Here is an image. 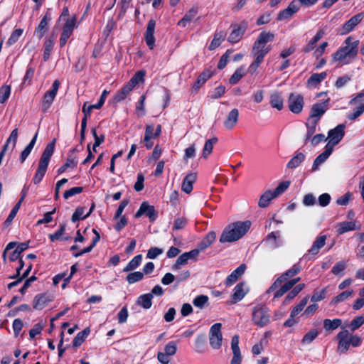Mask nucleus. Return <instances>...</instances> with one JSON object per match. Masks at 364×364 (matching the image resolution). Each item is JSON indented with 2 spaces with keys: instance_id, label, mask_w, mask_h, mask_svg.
I'll use <instances>...</instances> for the list:
<instances>
[{
  "instance_id": "obj_33",
  "label": "nucleus",
  "mask_w": 364,
  "mask_h": 364,
  "mask_svg": "<svg viewBox=\"0 0 364 364\" xmlns=\"http://www.w3.org/2000/svg\"><path fill=\"white\" fill-rule=\"evenodd\" d=\"M38 133H36L30 143L27 145V146L22 151L20 155V161L21 163H23L26 158L28 156L30 153L31 152L37 139Z\"/></svg>"
},
{
  "instance_id": "obj_22",
  "label": "nucleus",
  "mask_w": 364,
  "mask_h": 364,
  "mask_svg": "<svg viewBox=\"0 0 364 364\" xmlns=\"http://www.w3.org/2000/svg\"><path fill=\"white\" fill-rule=\"evenodd\" d=\"M269 103L272 108L282 110L284 107V99L282 93L274 92L270 95Z\"/></svg>"
},
{
  "instance_id": "obj_31",
  "label": "nucleus",
  "mask_w": 364,
  "mask_h": 364,
  "mask_svg": "<svg viewBox=\"0 0 364 364\" xmlns=\"http://www.w3.org/2000/svg\"><path fill=\"white\" fill-rule=\"evenodd\" d=\"M280 235L279 231L272 232L267 235L265 241L269 242L272 247L277 248L281 245L282 241L279 239Z\"/></svg>"
},
{
  "instance_id": "obj_45",
  "label": "nucleus",
  "mask_w": 364,
  "mask_h": 364,
  "mask_svg": "<svg viewBox=\"0 0 364 364\" xmlns=\"http://www.w3.org/2000/svg\"><path fill=\"white\" fill-rule=\"evenodd\" d=\"M225 33L223 32L216 33L214 36L213 41H211L209 49L214 50L218 48L225 39Z\"/></svg>"
},
{
  "instance_id": "obj_20",
  "label": "nucleus",
  "mask_w": 364,
  "mask_h": 364,
  "mask_svg": "<svg viewBox=\"0 0 364 364\" xmlns=\"http://www.w3.org/2000/svg\"><path fill=\"white\" fill-rule=\"evenodd\" d=\"M246 269L245 264H240L236 269H235L225 279L226 286H231L240 277Z\"/></svg>"
},
{
  "instance_id": "obj_9",
  "label": "nucleus",
  "mask_w": 364,
  "mask_h": 364,
  "mask_svg": "<svg viewBox=\"0 0 364 364\" xmlns=\"http://www.w3.org/2000/svg\"><path fill=\"white\" fill-rule=\"evenodd\" d=\"M304 97L298 93H291L288 98V107L289 110L294 113H300L304 107Z\"/></svg>"
},
{
  "instance_id": "obj_41",
  "label": "nucleus",
  "mask_w": 364,
  "mask_h": 364,
  "mask_svg": "<svg viewBox=\"0 0 364 364\" xmlns=\"http://www.w3.org/2000/svg\"><path fill=\"white\" fill-rule=\"evenodd\" d=\"M218 138L216 137H213L205 141L203 149V156L204 158H206L209 154H211L213 149V145L216 144Z\"/></svg>"
},
{
  "instance_id": "obj_18",
  "label": "nucleus",
  "mask_w": 364,
  "mask_h": 364,
  "mask_svg": "<svg viewBox=\"0 0 364 364\" xmlns=\"http://www.w3.org/2000/svg\"><path fill=\"white\" fill-rule=\"evenodd\" d=\"M239 111L237 109H232L227 115L224 121V127L226 129H232L238 122Z\"/></svg>"
},
{
  "instance_id": "obj_5",
  "label": "nucleus",
  "mask_w": 364,
  "mask_h": 364,
  "mask_svg": "<svg viewBox=\"0 0 364 364\" xmlns=\"http://www.w3.org/2000/svg\"><path fill=\"white\" fill-rule=\"evenodd\" d=\"M268 309L264 305H257L252 311V321L259 327L266 326L269 321Z\"/></svg>"
},
{
  "instance_id": "obj_28",
  "label": "nucleus",
  "mask_w": 364,
  "mask_h": 364,
  "mask_svg": "<svg viewBox=\"0 0 364 364\" xmlns=\"http://www.w3.org/2000/svg\"><path fill=\"white\" fill-rule=\"evenodd\" d=\"M152 299H153L152 294H149V293L144 294L140 295L138 297V299L136 300V304L145 309H149L152 306Z\"/></svg>"
},
{
  "instance_id": "obj_19",
  "label": "nucleus",
  "mask_w": 364,
  "mask_h": 364,
  "mask_svg": "<svg viewBox=\"0 0 364 364\" xmlns=\"http://www.w3.org/2000/svg\"><path fill=\"white\" fill-rule=\"evenodd\" d=\"M50 20V15L49 14H46L41 19L38 27L36 28L35 35L39 39H41L43 37L46 32L48 31V23Z\"/></svg>"
},
{
  "instance_id": "obj_2",
  "label": "nucleus",
  "mask_w": 364,
  "mask_h": 364,
  "mask_svg": "<svg viewBox=\"0 0 364 364\" xmlns=\"http://www.w3.org/2000/svg\"><path fill=\"white\" fill-rule=\"evenodd\" d=\"M251 223L249 220L237 221L227 225L220 237L221 243L233 242L243 237L249 230Z\"/></svg>"
},
{
  "instance_id": "obj_50",
  "label": "nucleus",
  "mask_w": 364,
  "mask_h": 364,
  "mask_svg": "<svg viewBox=\"0 0 364 364\" xmlns=\"http://www.w3.org/2000/svg\"><path fill=\"white\" fill-rule=\"evenodd\" d=\"M11 94V87L4 85L0 88V103H4L9 97Z\"/></svg>"
},
{
  "instance_id": "obj_48",
  "label": "nucleus",
  "mask_w": 364,
  "mask_h": 364,
  "mask_svg": "<svg viewBox=\"0 0 364 364\" xmlns=\"http://www.w3.org/2000/svg\"><path fill=\"white\" fill-rule=\"evenodd\" d=\"M245 75V71L244 68H240L237 69L229 79L230 83L232 85L237 83Z\"/></svg>"
},
{
  "instance_id": "obj_58",
  "label": "nucleus",
  "mask_w": 364,
  "mask_h": 364,
  "mask_svg": "<svg viewBox=\"0 0 364 364\" xmlns=\"http://www.w3.org/2000/svg\"><path fill=\"white\" fill-rule=\"evenodd\" d=\"M21 207L20 203H17L14 207L11 210L9 216L7 217L6 220H5L4 223L6 225H9L14 218L16 217L19 208Z\"/></svg>"
},
{
  "instance_id": "obj_59",
  "label": "nucleus",
  "mask_w": 364,
  "mask_h": 364,
  "mask_svg": "<svg viewBox=\"0 0 364 364\" xmlns=\"http://www.w3.org/2000/svg\"><path fill=\"white\" fill-rule=\"evenodd\" d=\"M205 336L201 335L198 336L196 339V351L198 353H203L204 352V348H205Z\"/></svg>"
},
{
  "instance_id": "obj_34",
  "label": "nucleus",
  "mask_w": 364,
  "mask_h": 364,
  "mask_svg": "<svg viewBox=\"0 0 364 364\" xmlns=\"http://www.w3.org/2000/svg\"><path fill=\"white\" fill-rule=\"evenodd\" d=\"M77 166L76 156L73 154H68L66 162L58 168V174H61L68 168H74Z\"/></svg>"
},
{
  "instance_id": "obj_47",
  "label": "nucleus",
  "mask_w": 364,
  "mask_h": 364,
  "mask_svg": "<svg viewBox=\"0 0 364 364\" xmlns=\"http://www.w3.org/2000/svg\"><path fill=\"white\" fill-rule=\"evenodd\" d=\"M54 46V40L53 39H47L44 43V53H43V60L44 61H47L50 55V52L53 50Z\"/></svg>"
},
{
  "instance_id": "obj_27",
  "label": "nucleus",
  "mask_w": 364,
  "mask_h": 364,
  "mask_svg": "<svg viewBox=\"0 0 364 364\" xmlns=\"http://www.w3.org/2000/svg\"><path fill=\"white\" fill-rule=\"evenodd\" d=\"M215 238L216 233L214 231L209 232L198 244V247L200 251L205 250L213 244Z\"/></svg>"
},
{
  "instance_id": "obj_16",
  "label": "nucleus",
  "mask_w": 364,
  "mask_h": 364,
  "mask_svg": "<svg viewBox=\"0 0 364 364\" xmlns=\"http://www.w3.org/2000/svg\"><path fill=\"white\" fill-rule=\"evenodd\" d=\"M246 28L247 24L245 23H241L240 25L232 26V31L228 37V41L232 43L238 42L244 35Z\"/></svg>"
},
{
  "instance_id": "obj_44",
  "label": "nucleus",
  "mask_w": 364,
  "mask_h": 364,
  "mask_svg": "<svg viewBox=\"0 0 364 364\" xmlns=\"http://www.w3.org/2000/svg\"><path fill=\"white\" fill-rule=\"evenodd\" d=\"M142 208L144 210V213L146 216L149 218L151 221H154L156 218V214L153 205H149L146 202H143Z\"/></svg>"
},
{
  "instance_id": "obj_24",
  "label": "nucleus",
  "mask_w": 364,
  "mask_h": 364,
  "mask_svg": "<svg viewBox=\"0 0 364 364\" xmlns=\"http://www.w3.org/2000/svg\"><path fill=\"white\" fill-rule=\"evenodd\" d=\"M358 229H360V227H357L355 223L353 221H344L336 225V231L338 235Z\"/></svg>"
},
{
  "instance_id": "obj_46",
  "label": "nucleus",
  "mask_w": 364,
  "mask_h": 364,
  "mask_svg": "<svg viewBox=\"0 0 364 364\" xmlns=\"http://www.w3.org/2000/svg\"><path fill=\"white\" fill-rule=\"evenodd\" d=\"M144 279V273L141 272H134L129 273L127 277L126 280L129 284H134L137 282H139Z\"/></svg>"
},
{
  "instance_id": "obj_61",
  "label": "nucleus",
  "mask_w": 364,
  "mask_h": 364,
  "mask_svg": "<svg viewBox=\"0 0 364 364\" xmlns=\"http://www.w3.org/2000/svg\"><path fill=\"white\" fill-rule=\"evenodd\" d=\"M177 350L176 344L173 341L168 343L164 348V353L171 356L176 354Z\"/></svg>"
},
{
  "instance_id": "obj_10",
  "label": "nucleus",
  "mask_w": 364,
  "mask_h": 364,
  "mask_svg": "<svg viewBox=\"0 0 364 364\" xmlns=\"http://www.w3.org/2000/svg\"><path fill=\"white\" fill-rule=\"evenodd\" d=\"M59 86V81L58 80H55L52 85V88L45 93L43 100L42 102L43 112H46L50 107L56 96Z\"/></svg>"
},
{
  "instance_id": "obj_25",
  "label": "nucleus",
  "mask_w": 364,
  "mask_h": 364,
  "mask_svg": "<svg viewBox=\"0 0 364 364\" xmlns=\"http://www.w3.org/2000/svg\"><path fill=\"white\" fill-rule=\"evenodd\" d=\"M327 76L326 72L321 73H314L308 79L306 86L309 88L316 87L319 85Z\"/></svg>"
},
{
  "instance_id": "obj_57",
  "label": "nucleus",
  "mask_w": 364,
  "mask_h": 364,
  "mask_svg": "<svg viewBox=\"0 0 364 364\" xmlns=\"http://www.w3.org/2000/svg\"><path fill=\"white\" fill-rule=\"evenodd\" d=\"M188 262L186 255L184 253L182 254L177 258L176 263L173 265V269L178 270L181 266L186 265Z\"/></svg>"
},
{
  "instance_id": "obj_38",
  "label": "nucleus",
  "mask_w": 364,
  "mask_h": 364,
  "mask_svg": "<svg viewBox=\"0 0 364 364\" xmlns=\"http://www.w3.org/2000/svg\"><path fill=\"white\" fill-rule=\"evenodd\" d=\"M324 31L321 29L319 30L316 36L309 41V43L304 48V51L305 53H309L311 51L315 46V44L323 36Z\"/></svg>"
},
{
  "instance_id": "obj_52",
  "label": "nucleus",
  "mask_w": 364,
  "mask_h": 364,
  "mask_svg": "<svg viewBox=\"0 0 364 364\" xmlns=\"http://www.w3.org/2000/svg\"><path fill=\"white\" fill-rule=\"evenodd\" d=\"M208 301V297L207 296L199 295L193 299V304L195 306L202 309L207 304Z\"/></svg>"
},
{
  "instance_id": "obj_42",
  "label": "nucleus",
  "mask_w": 364,
  "mask_h": 364,
  "mask_svg": "<svg viewBox=\"0 0 364 364\" xmlns=\"http://www.w3.org/2000/svg\"><path fill=\"white\" fill-rule=\"evenodd\" d=\"M212 76V72L210 70H205L198 77L196 82L195 83L193 87L197 90L202 85H203L208 79H209Z\"/></svg>"
},
{
  "instance_id": "obj_4",
  "label": "nucleus",
  "mask_w": 364,
  "mask_h": 364,
  "mask_svg": "<svg viewBox=\"0 0 364 364\" xmlns=\"http://www.w3.org/2000/svg\"><path fill=\"white\" fill-rule=\"evenodd\" d=\"M274 38V35L271 32H261L254 43L252 53L267 55L271 50V46H267V43L272 41Z\"/></svg>"
},
{
  "instance_id": "obj_64",
  "label": "nucleus",
  "mask_w": 364,
  "mask_h": 364,
  "mask_svg": "<svg viewBox=\"0 0 364 364\" xmlns=\"http://www.w3.org/2000/svg\"><path fill=\"white\" fill-rule=\"evenodd\" d=\"M163 253V250L159 247H151L146 254V257L149 259H155Z\"/></svg>"
},
{
  "instance_id": "obj_62",
  "label": "nucleus",
  "mask_w": 364,
  "mask_h": 364,
  "mask_svg": "<svg viewBox=\"0 0 364 364\" xmlns=\"http://www.w3.org/2000/svg\"><path fill=\"white\" fill-rule=\"evenodd\" d=\"M65 230V224H61L59 227V229L54 232L53 234H50L49 235V237L51 241H55L60 240L61 238V236L63 235L64 232Z\"/></svg>"
},
{
  "instance_id": "obj_11",
  "label": "nucleus",
  "mask_w": 364,
  "mask_h": 364,
  "mask_svg": "<svg viewBox=\"0 0 364 364\" xmlns=\"http://www.w3.org/2000/svg\"><path fill=\"white\" fill-rule=\"evenodd\" d=\"M328 102L329 99L323 102L314 104L311 109L309 120L318 122L323 114L328 109Z\"/></svg>"
},
{
  "instance_id": "obj_8",
  "label": "nucleus",
  "mask_w": 364,
  "mask_h": 364,
  "mask_svg": "<svg viewBox=\"0 0 364 364\" xmlns=\"http://www.w3.org/2000/svg\"><path fill=\"white\" fill-rule=\"evenodd\" d=\"M301 270V266L299 264H295L291 268L286 271L279 277H278L271 287L267 289V293H270L277 289L282 282L287 281L288 278L292 277L299 273Z\"/></svg>"
},
{
  "instance_id": "obj_56",
  "label": "nucleus",
  "mask_w": 364,
  "mask_h": 364,
  "mask_svg": "<svg viewBox=\"0 0 364 364\" xmlns=\"http://www.w3.org/2000/svg\"><path fill=\"white\" fill-rule=\"evenodd\" d=\"M145 73L143 71L137 72L128 82L133 87H134L138 83L144 80V76Z\"/></svg>"
},
{
  "instance_id": "obj_35",
  "label": "nucleus",
  "mask_w": 364,
  "mask_h": 364,
  "mask_svg": "<svg viewBox=\"0 0 364 364\" xmlns=\"http://www.w3.org/2000/svg\"><path fill=\"white\" fill-rule=\"evenodd\" d=\"M342 324V320L340 318L325 319L323 320V328L326 331H333L338 328Z\"/></svg>"
},
{
  "instance_id": "obj_49",
  "label": "nucleus",
  "mask_w": 364,
  "mask_h": 364,
  "mask_svg": "<svg viewBox=\"0 0 364 364\" xmlns=\"http://www.w3.org/2000/svg\"><path fill=\"white\" fill-rule=\"evenodd\" d=\"M352 294H353V290H348V291H343L342 293H341L340 294H338V296L334 297L331 302L333 304L343 302V301H346V299H348L350 296H351Z\"/></svg>"
},
{
  "instance_id": "obj_37",
  "label": "nucleus",
  "mask_w": 364,
  "mask_h": 364,
  "mask_svg": "<svg viewBox=\"0 0 364 364\" xmlns=\"http://www.w3.org/2000/svg\"><path fill=\"white\" fill-rule=\"evenodd\" d=\"M142 255H136L124 268L123 272H128L136 269L141 264Z\"/></svg>"
},
{
  "instance_id": "obj_43",
  "label": "nucleus",
  "mask_w": 364,
  "mask_h": 364,
  "mask_svg": "<svg viewBox=\"0 0 364 364\" xmlns=\"http://www.w3.org/2000/svg\"><path fill=\"white\" fill-rule=\"evenodd\" d=\"M318 335V331L316 329H311L306 333L301 339L303 345L310 344Z\"/></svg>"
},
{
  "instance_id": "obj_40",
  "label": "nucleus",
  "mask_w": 364,
  "mask_h": 364,
  "mask_svg": "<svg viewBox=\"0 0 364 364\" xmlns=\"http://www.w3.org/2000/svg\"><path fill=\"white\" fill-rule=\"evenodd\" d=\"M85 209H86L85 207H82V206L77 207L72 215V219H71L73 223H75L77 221L87 218L89 216V213L84 215Z\"/></svg>"
},
{
  "instance_id": "obj_30",
  "label": "nucleus",
  "mask_w": 364,
  "mask_h": 364,
  "mask_svg": "<svg viewBox=\"0 0 364 364\" xmlns=\"http://www.w3.org/2000/svg\"><path fill=\"white\" fill-rule=\"evenodd\" d=\"M275 198L277 197L272 191H267L260 196L258 205L260 208H266L269 205L270 201Z\"/></svg>"
},
{
  "instance_id": "obj_53",
  "label": "nucleus",
  "mask_w": 364,
  "mask_h": 364,
  "mask_svg": "<svg viewBox=\"0 0 364 364\" xmlns=\"http://www.w3.org/2000/svg\"><path fill=\"white\" fill-rule=\"evenodd\" d=\"M18 139V129H14L11 133L10 134L9 137L7 139L6 142L4 146H7V149H9V146L10 143H12L11 149L13 150L15 146Z\"/></svg>"
},
{
  "instance_id": "obj_29",
  "label": "nucleus",
  "mask_w": 364,
  "mask_h": 364,
  "mask_svg": "<svg viewBox=\"0 0 364 364\" xmlns=\"http://www.w3.org/2000/svg\"><path fill=\"white\" fill-rule=\"evenodd\" d=\"M133 87L127 82L118 92L115 95L114 97V101L115 102H119L124 100L126 97L130 93V92L133 90Z\"/></svg>"
},
{
  "instance_id": "obj_7",
  "label": "nucleus",
  "mask_w": 364,
  "mask_h": 364,
  "mask_svg": "<svg viewBox=\"0 0 364 364\" xmlns=\"http://www.w3.org/2000/svg\"><path fill=\"white\" fill-rule=\"evenodd\" d=\"M345 125L343 124H338L334 129H331L328 134V141L326 147L331 151L333 150L334 146L338 144L345 135Z\"/></svg>"
},
{
  "instance_id": "obj_55",
  "label": "nucleus",
  "mask_w": 364,
  "mask_h": 364,
  "mask_svg": "<svg viewBox=\"0 0 364 364\" xmlns=\"http://www.w3.org/2000/svg\"><path fill=\"white\" fill-rule=\"evenodd\" d=\"M22 33L23 30L21 28H18L14 31L10 37L9 38L6 44L8 46H11L14 44L18 40Z\"/></svg>"
},
{
  "instance_id": "obj_39",
  "label": "nucleus",
  "mask_w": 364,
  "mask_h": 364,
  "mask_svg": "<svg viewBox=\"0 0 364 364\" xmlns=\"http://www.w3.org/2000/svg\"><path fill=\"white\" fill-rule=\"evenodd\" d=\"M305 156L304 154L297 153L287 164V168H295L298 167L302 161H304Z\"/></svg>"
},
{
  "instance_id": "obj_1",
  "label": "nucleus",
  "mask_w": 364,
  "mask_h": 364,
  "mask_svg": "<svg viewBox=\"0 0 364 364\" xmlns=\"http://www.w3.org/2000/svg\"><path fill=\"white\" fill-rule=\"evenodd\" d=\"M359 41L352 36H348L341 46L333 54V60L342 65H347L356 58L358 53Z\"/></svg>"
},
{
  "instance_id": "obj_32",
  "label": "nucleus",
  "mask_w": 364,
  "mask_h": 364,
  "mask_svg": "<svg viewBox=\"0 0 364 364\" xmlns=\"http://www.w3.org/2000/svg\"><path fill=\"white\" fill-rule=\"evenodd\" d=\"M197 14V10L194 9H190L185 16L178 22V25L182 28L186 27L194 18Z\"/></svg>"
},
{
  "instance_id": "obj_6",
  "label": "nucleus",
  "mask_w": 364,
  "mask_h": 364,
  "mask_svg": "<svg viewBox=\"0 0 364 364\" xmlns=\"http://www.w3.org/2000/svg\"><path fill=\"white\" fill-rule=\"evenodd\" d=\"M222 324L216 323L213 324L209 331V343L210 346L214 350H218L222 346L223 334L221 332Z\"/></svg>"
},
{
  "instance_id": "obj_26",
  "label": "nucleus",
  "mask_w": 364,
  "mask_h": 364,
  "mask_svg": "<svg viewBox=\"0 0 364 364\" xmlns=\"http://www.w3.org/2000/svg\"><path fill=\"white\" fill-rule=\"evenodd\" d=\"M333 151L329 149L328 148L325 146V150L323 153L319 154L314 160L311 171L314 172L318 169V167L320 165H321L323 163H324L326 159L329 157V156L331 154Z\"/></svg>"
},
{
  "instance_id": "obj_21",
  "label": "nucleus",
  "mask_w": 364,
  "mask_h": 364,
  "mask_svg": "<svg viewBox=\"0 0 364 364\" xmlns=\"http://www.w3.org/2000/svg\"><path fill=\"white\" fill-rule=\"evenodd\" d=\"M196 173L188 174L183 181L181 190L186 193H190L193 191V184L196 182Z\"/></svg>"
},
{
  "instance_id": "obj_13",
  "label": "nucleus",
  "mask_w": 364,
  "mask_h": 364,
  "mask_svg": "<svg viewBox=\"0 0 364 364\" xmlns=\"http://www.w3.org/2000/svg\"><path fill=\"white\" fill-rule=\"evenodd\" d=\"M53 299L48 294H39L35 296L33 301V307L36 310H42Z\"/></svg>"
},
{
  "instance_id": "obj_51",
  "label": "nucleus",
  "mask_w": 364,
  "mask_h": 364,
  "mask_svg": "<svg viewBox=\"0 0 364 364\" xmlns=\"http://www.w3.org/2000/svg\"><path fill=\"white\" fill-rule=\"evenodd\" d=\"M318 122L309 120L306 124L307 132L306 136V140L309 139L316 132V128Z\"/></svg>"
},
{
  "instance_id": "obj_3",
  "label": "nucleus",
  "mask_w": 364,
  "mask_h": 364,
  "mask_svg": "<svg viewBox=\"0 0 364 364\" xmlns=\"http://www.w3.org/2000/svg\"><path fill=\"white\" fill-rule=\"evenodd\" d=\"M55 141L56 139H54L50 143H49L42 154L38 169L33 178V181L35 184L39 183L46 173L50 159L54 152Z\"/></svg>"
},
{
  "instance_id": "obj_23",
  "label": "nucleus",
  "mask_w": 364,
  "mask_h": 364,
  "mask_svg": "<svg viewBox=\"0 0 364 364\" xmlns=\"http://www.w3.org/2000/svg\"><path fill=\"white\" fill-rule=\"evenodd\" d=\"M247 292V289H245V284L240 282L237 284L233 290V294L231 296L233 303L241 301Z\"/></svg>"
},
{
  "instance_id": "obj_36",
  "label": "nucleus",
  "mask_w": 364,
  "mask_h": 364,
  "mask_svg": "<svg viewBox=\"0 0 364 364\" xmlns=\"http://www.w3.org/2000/svg\"><path fill=\"white\" fill-rule=\"evenodd\" d=\"M76 16L74 15L71 18H67L63 28V33L72 35L74 28L76 27Z\"/></svg>"
},
{
  "instance_id": "obj_17",
  "label": "nucleus",
  "mask_w": 364,
  "mask_h": 364,
  "mask_svg": "<svg viewBox=\"0 0 364 364\" xmlns=\"http://www.w3.org/2000/svg\"><path fill=\"white\" fill-rule=\"evenodd\" d=\"M327 236L326 235H318L314 241L311 248L308 250L306 256H315L318 254L320 250L325 245Z\"/></svg>"
},
{
  "instance_id": "obj_54",
  "label": "nucleus",
  "mask_w": 364,
  "mask_h": 364,
  "mask_svg": "<svg viewBox=\"0 0 364 364\" xmlns=\"http://www.w3.org/2000/svg\"><path fill=\"white\" fill-rule=\"evenodd\" d=\"M364 323V316H360L353 318L350 323V328L352 331H355Z\"/></svg>"
},
{
  "instance_id": "obj_12",
  "label": "nucleus",
  "mask_w": 364,
  "mask_h": 364,
  "mask_svg": "<svg viewBox=\"0 0 364 364\" xmlns=\"http://www.w3.org/2000/svg\"><path fill=\"white\" fill-rule=\"evenodd\" d=\"M336 337L338 340V350L341 353H346L351 345L349 331L346 329L343 330L337 334Z\"/></svg>"
},
{
  "instance_id": "obj_14",
  "label": "nucleus",
  "mask_w": 364,
  "mask_h": 364,
  "mask_svg": "<svg viewBox=\"0 0 364 364\" xmlns=\"http://www.w3.org/2000/svg\"><path fill=\"white\" fill-rule=\"evenodd\" d=\"M363 13H359L351 17L343 25L341 34L345 35L350 33L363 19Z\"/></svg>"
},
{
  "instance_id": "obj_15",
  "label": "nucleus",
  "mask_w": 364,
  "mask_h": 364,
  "mask_svg": "<svg viewBox=\"0 0 364 364\" xmlns=\"http://www.w3.org/2000/svg\"><path fill=\"white\" fill-rule=\"evenodd\" d=\"M156 21L154 19L149 21L144 34L146 43L150 49H153L155 45L154 30Z\"/></svg>"
},
{
  "instance_id": "obj_60",
  "label": "nucleus",
  "mask_w": 364,
  "mask_h": 364,
  "mask_svg": "<svg viewBox=\"0 0 364 364\" xmlns=\"http://www.w3.org/2000/svg\"><path fill=\"white\" fill-rule=\"evenodd\" d=\"M364 112V103H361L358 107H356L353 112L348 114V118L350 120H355L360 117Z\"/></svg>"
},
{
  "instance_id": "obj_63",
  "label": "nucleus",
  "mask_w": 364,
  "mask_h": 364,
  "mask_svg": "<svg viewBox=\"0 0 364 364\" xmlns=\"http://www.w3.org/2000/svg\"><path fill=\"white\" fill-rule=\"evenodd\" d=\"M289 181H284L279 184V186L272 191L276 197L284 193L289 186Z\"/></svg>"
}]
</instances>
